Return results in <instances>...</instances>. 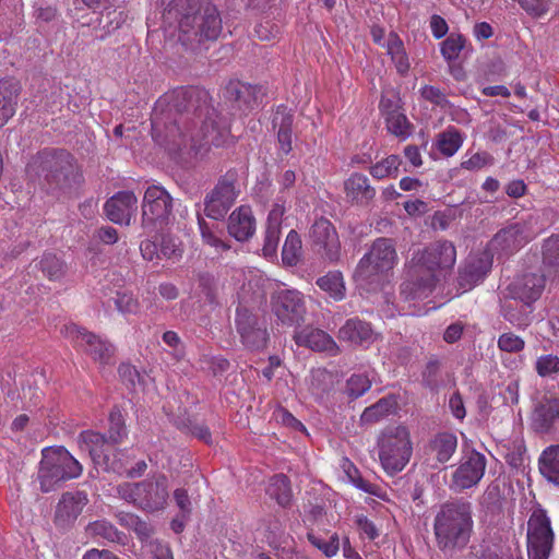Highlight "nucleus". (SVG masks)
I'll return each instance as SVG.
<instances>
[{"mask_svg": "<svg viewBox=\"0 0 559 559\" xmlns=\"http://www.w3.org/2000/svg\"><path fill=\"white\" fill-rule=\"evenodd\" d=\"M228 131L219 122L206 91L179 87L162 96L152 114V136L170 154L203 156L222 146Z\"/></svg>", "mask_w": 559, "mask_h": 559, "instance_id": "obj_1", "label": "nucleus"}, {"mask_svg": "<svg viewBox=\"0 0 559 559\" xmlns=\"http://www.w3.org/2000/svg\"><path fill=\"white\" fill-rule=\"evenodd\" d=\"M162 20L166 36L191 51L217 40L223 31L221 13L210 0H170Z\"/></svg>", "mask_w": 559, "mask_h": 559, "instance_id": "obj_2", "label": "nucleus"}, {"mask_svg": "<svg viewBox=\"0 0 559 559\" xmlns=\"http://www.w3.org/2000/svg\"><path fill=\"white\" fill-rule=\"evenodd\" d=\"M455 261L456 249L449 240H438L416 251L408 264L407 278L401 285L399 313L418 316L415 301L427 298L435 289L437 271L452 269Z\"/></svg>", "mask_w": 559, "mask_h": 559, "instance_id": "obj_3", "label": "nucleus"}, {"mask_svg": "<svg viewBox=\"0 0 559 559\" xmlns=\"http://www.w3.org/2000/svg\"><path fill=\"white\" fill-rule=\"evenodd\" d=\"M108 433H100L93 430L82 431L79 436V444L82 450H86L94 464L104 471L122 474L124 462L122 452L117 450L128 437L124 417L119 406H114L108 417Z\"/></svg>", "mask_w": 559, "mask_h": 559, "instance_id": "obj_4", "label": "nucleus"}, {"mask_svg": "<svg viewBox=\"0 0 559 559\" xmlns=\"http://www.w3.org/2000/svg\"><path fill=\"white\" fill-rule=\"evenodd\" d=\"M473 527L471 502L456 500L442 504L433 520L437 546L443 552L463 550L469 543Z\"/></svg>", "mask_w": 559, "mask_h": 559, "instance_id": "obj_5", "label": "nucleus"}, {"mask_svg": "<svg viewBox=\"0 0 559 559\" xmlns=\"http://www.w3.org/2000/svg\"><path fill=\"white\" fill-rule=\"evenodd\" d=\"M29 180L47 191L69 187L76 175L73 156L64 150H44L34 155L26 165Z\"/></svg>", "mask_w": 559, "mask_h": 559, "instance_id": "obj_6", "label": "nucleus"}, {"mask_svg": "<svg viewBox=\"0 0 559 559\" xmlns=\"http://www.w3.org/2000/svg\"><path fill=\"white\" fill-rule=\"evenodd\" d=\"M170 480L156 474L140 481H124L116 487L117 496L146 513L164 511L170 498Z\"/></svg>", "mask_w": 559, "mask_h": 559, "instance_id": "obj_7", "label": "nucleus"}, {"mask_svg": "<svg viewBox=\"0 0 559 559\" xmlns=\"http://www.w3.org/2000/svg\"><path fill=\"white\" fill-rule=\"evenodd\" d=\"M395 243L391 238H377L359 260L354 272L355 282L365 288L378 286L397 263Z\"/></svg>", "mask_w": 559, "mask_h": 559, "instance_id": "obj_8", "label": "nucleus"}, {"mask_svg": "<svg viewBox=\"0 0 559 559\" xmlns=\"http://www.w3.org/2000/svg\"><path fill=\"white\" fill-rule=\"evenodd\" d=\"M83 466L63 447L45 448L37 472V479L43 492L58 489L64 481L81 476Z\"/></svg>", "mask_w": 559, "mask_h": 559, "instance_id": "obj_9", "label": "nucleus"}, {"mask_svg": "<svg viewBox=\"0 0 559 559\" xmlns=\"http://www.w3.org/2000/svg\"><path fill=\"white\" fill-rule=\"evenodd\" d=\"M377 444L381 466L389 475L403 471L411 460L413 447L409 432L404 426L384 428Z\"/></svg>", "mask_w": 559, "mask_h": 559, "instance_id": "obj_10", "label": "nucleus"}, {"mask_svg": "<svg viewBox=\"0 0 559 559\" xmlns=\"http://www.w3.org/2000/svg\"><path fill=\"white\" fill-rule=\"evenodd\" d=\"M241 193V185L236 170L221 176L214 188L204 198L205 215L213 219L225 217Z\"/></svg>", "mask_w": 559, "mask_h": 559, "instance_id": "obj_11", "label": "nucleus"}, {"mask_svg": "<svg viewBox=\"0 0 559 559\" xmlns=\"http://www.w3.org/2000/svg\"><path fill=\"white\" fill-rule=\"evenodd\" d=\"M173 198L157 185L148 186L142 201V226L150 231L160 230L170 223Z\"/></svg>", "mask_w": 559, "mask_h": 559, "instance_id": "obj_12", "label": "nucleus"}, {"mask_svg": "<svg viewBox=\"0 0 559 559\" xmlns=\"http://www.w3.org/2000/svg\"><path fill=\"white\" fill-rule=\"evenodd\" d=\"M61 333L99 365L106 366L114 362L115 347L107 340L73 323L64 325Z\"/></svg>", "mask_w": 559, "mask_h": 559, "instance_id": "obj_13", "label": "nucleus"}, {"mask_svg": "<svg viewBox=\"0 0 559 559\" xmlns=\"http://www.w3.org/2000/svg\"><path fill=\"white\" fill-rule=\"evenodd\" d=\"M555 534L545 510H536L527 522L528 559H548L554 546Z\"/></svg>", "mask_w": 559, "mask_h": 559, "instance_id": "obj_14", "label": "nucleus"}, {"mask_svg": "<svg viewBox=\"0 0 559 559\" xmlns=\"http://www.w3.org/2000/svg\"><path fill=\"white\" fill-rule=\"evenodd\" d=\"M236 330L242 344L250 349L259 350L265 347L267 341L266 322L250 309L239 306L236 310Z\"/></svg>", "mask_w": 559, "mask_h": 559, "instance_id": "obj_15", "label": "nucleus"}, {"mask_svg": "<svg viewBox=\"0 0 559 559\" xmlns=\"http://www.w3.org/2000/svg\"><path fill=\"white\" fill-rule=\"evenodd\" d=\"M533 217L519 219L500 229L490 240V248L501 254H511L527 243L533 237Z\"/></svg>", "mask_w": 559, "mask_h": 559, "instance_id": "obj_16", "label": "nucleus"}, {"mask_svg": "<svg viewBox=\"0 0 559 559\" xmlns=\"http://www.w3.org/2000/svg\"><path fill=\"white\" fill-rule=\"evenodd\" d=\"M271 302L274 314L282 323L295 325L304 321L307 310L299 290L280 289L272 295Z\"/></svg>", "mask_w": 559, "mask_h": 559, "instance_id": "obj_17", "label": "nucleus"}, {"mask_svg": "<svg viewBox=\"0 0 559 559\" xmlns=\"http://www.w3.org/2000/svg\"><path fill=\"white\" fill-rule=\"evenodd\" d=\"M492 266V257L487 251L471 253L459 269L457 288L461 294L480 284Z\"/></svg>", "mask_w": 559, "mask_h": 559, "instance_id": "obj_18", "label": "nucleus"}, {"mask_svg": "<svg viewBox=\"0 0 559 559\" xmlns=\"http://www.w3.org/2000/svg\"><path fill=\"white\" fill-rule=\"evenodd\" d=\"M310 239L314 249L326 260L335 262L341 254V243L332 223L320 217L310 228Z\"/></svg>", "mask_w": 559, "mask_h": 559, "instance_id": "obj_19", "label": "nucleus"}, {"mask_svg": "<svg viewBox=\"0 0 559 559\" xmlns=\"http://www.w3.org/2000/svg\"><path fill=\"white\" fill-rule=\"evenodd\" d=\"M486 463L485 455L477 451L463 457L452 476L454 489L462 491L476 486L485 474Z\"/></svg>", "mask_w": 559, "mask_h": 559, "instance_id": "obj_20", "label": "nucleus"}, {"mask_svg": "<svg viewBox=\"0 0 559 559\" xmlns=\"http://www.w3.org/2000/svg\"><path fill=\"white\" fill-rule=\"evenodd\" d=\"M544 274L525 273L509 284L508 297L515 301L533 304L538 300L545 289Z\"/></svg>", "mask_w": 559, "mask_h": 559, "instance_id": "obj_21", "label": "nucleus"}, {"mask_svg": "<svg viewBox=\"0 0 559 559\" xmlns=\"http://www.w3.org/2000/svg\"><path fill=\"white\" fill-rule=\"evenodd\" d=\"M136 210L138 198L132 191H119L104 205L108 219L120 225H130Z\"/></svg>", "mask_w": 559, "mask_h": 559, "instance_id": "obj_22", "label": "nucleus"}, {"mask_svg": "<svg viewBox=\"0 0 559 559\" xmlns=\"http://www.w3.org/2000/svg\"><path fill=\"white\" fill-rule=\"evenodd\" d=\"M87 502V495L83 491L64 492L56 507V525L68 527L73 524Z\"/></svg>", "mask_w": 559, "mask_h": 559, "instance_id": "obj_23", "label": "nucleus"}, {"mask_svg": "<svg viewBox=\"0 0 559 559\" xmlns=\"http://www.w3.org/2000/svg\"><path fill=\"white\" fill-rule=\"evenodd\" d=\"M228 234L237 241H247L255 233V218L249 205H240L228 217Z\"/></svg>", "mask_w": 559, "mask_h": 559, "instance_id": "obj_24", "label": "nucleus"}, {"mask_svg": "<svg viewBox=\"0 0 559 559\" xmlns=\"http://www.w3.org/2000/svg\"><path fill=\"white\" fill-rule=\"evenodd\" d=\"M337 337L352 346H369L374 340V333L370 323L352 318L340 328Z\"/></svg>", "mask_w": 559, "mask_h": 559, "instance_id": "obj_25", "label": "nucleus"}, {"mask_svg": "<svg viewBox=\"0 0 559 559\" xmlns=\"http://www.w3.org/2000/svg\"><path fill=\"white\" fill-rule=\"evenodd\" d=\"M294 338L298 345L307 346L312 350L325 352L332 356L340 353V348L333 337L320 329L306 328L297 332Z\"/></svg>", "mask_w": 559, "mask_h": 559, "instance_id": "obj_26", "label": "nucleus"}, {"mask_svg": "<svg viewBox=\"0 0 559 559\" xmlns=\"http://www.w3.org/2000/svg\"><path fill=\"white\" fill-rule=\"evenodd\" d=\"M532 427L536 432H549L559 421V399H543L535 404Z\"/></svg>", "mask_w": 559, "mask_h": 559, "instance_id": "obj_27", "label": "nucleus"}, {"mask_svg": "<svg viewBox=\"0 0 559 559\" xmlns=\"http://www.w3.org/2000/svg\"><path fill=\"white\" fill-rule=\"evenodd\" d=\"M344 192L347 201L357 205H368L376 197V189L368 177L360 173H353L344 181Z\"/></svg>", "mask_w": 559, "mask_h": 559, "instance_id": "obj_28", "label": "nucleus"}, {"mask_svg": "<svg viewBox=\"0 0 559 559\" xmlns=\"http://www.w3.org/2000/svg\"><path fill=\"white\" fill-rule=\"evenodd\" d=\"M226 90L228 97L242 110L253 109L264 95L261 86L239 81L230 82Z\"/></svg>", "mask_w": 559, "mask_h": 559, "instance_id": "obj_29", "label": "nucleus"}, {"mask_svg": "<svg viewBox=\"0 0 559 559\" xmlns=\"http://www.w3.org/2000/svg\"><path fill=\"white\" fill-rule=\"evenodd\" d=\"M272 123L277 129L278 153L287 156L293 151L294 115L285 107H278Z\"/></svg>", "mask_w": 559, "mask_h": 559, "instance_id": "obj_30", "label": "nucleus"}, {"mask_svg": "<svg viewBox=\"0 0 559 559\" xmlns=\"http://www.w3.org/2000/svg\"><path fill=\"white\" fill-rule=\"evenodd\" d=\"M538 469L549 484L559 487V443L548 445L542 451Z\"/></svg>", "mask_w": 559, "mask_h": 559, "instance_id": "obj_31", "label": "nucleus"}, {"mask_svg": "<svg viewBox=\"0 0 559 559\" xmlns=\"http://www.w3.org/2000/svg\"><path fill=\"white\" fill-rule=\"evenodd\" d=\"M533 306L527 302L510 299L501 307L502 317L519 329L528 326L532 320Z\"/></svg>", "mask_w": 559, "mask_h": 559, "instance_id": "obj_32", "label": "nucleus"}, {"mask_svg": "<svg viewBox=\"0 0 559 559\" xmlns=\"http://www.w3.org/2000/svg\"><path fill=\"white\" fill-rule=\"evenodd\" d=\"M542 264L545 277L559 276V235H552L544 240Z\"/></svg>", "mask_w": 559, "mask_h": 559, "instance_id": "obj_33", "label": "nucleus"}, {"mask_svg": "<svg viewBox=\"0 0 559 559\" xmlns=\"http://www.w3.org/2000/svg\"><path fill=\"white\" fill-rule=\"evenodd\" d=\"M464 134L455 127L450 126L438 133L435 140V146L444 157H452L462 147Z\"/></svg>", "mask_w": 559, "mask_h": 559, "instance_id": "obj_34", "label": "nucleus"}, {"mask_svg": "<svg viewBox=\"0 0 559 559\" xmlns=\"http://www.w3.org/2000/svg\"><path fill=\"white\" fill-rule=\"evenodd\" d=\"M307 538L313 547L319 549L328 558L336 556L341 548L340 536L336 532L311 530L307 533Z\"/></svg>", "mask_w": 559, "mask_h": 559, "instance_id": "obj_35", "label": "nucleus"}, {"mask_svg": "<svg viewBox=\"0 0 559 559\" xmlns=\"http://www.w3.org/2000/svg\"><path fill=\"white\" fill-rule=\"evenodd\" d=\"M396 406L397 403L394 396L382 397L373 405L365 408L360 421L362 424H376L394 413Z\"/></svg>", "mask_w": 559, "mask_h": 559, "instance_id": "obj_36", "label": "nucleus"}, {"mask_svg": "<svg viewBox=\"0 0 559 559\" xmlns=\"http://www.w3.org/2000/svg\"><path fill=\"white\" fill-rule=\"evenodd\" d=\"M457 448V438L451 432L438 433L431 441V449L439 463L448 462L455 453Z\"/></svg>", "mask_w": 559, "mask_h": 559, "instance_id": "obj_37", "label": "nucleus"}, {"mask_svg": "<svg viewBox=\"0 0 559 559\" xmlns=\"http://www.w3.org/2000/svg\"><path fill=\"white\" fill-rule=\"evenodd\" d=\"M385 46L397 72L400 74H406L409 70V61L401 38L395 33H390Z\"/></svg>", "mask_w": 559, "mask_h": 559, "instance_id": "obj_38", "label": "nucleus"}, {"mask_svg": "<svg viewBox=\"0 0 559 559\" xmlns=\"http://www.w3.org/2000/svg\"><path fill=\"white\" fill-rule=\"evenodd\" d=\"M317 285L329 294L334 300H342L345 297V284L341 272L334 271L319 277Z\"/></svg>", "mask_w": 559, "mask_h": 559, "instance_id": "obj_39", "label": "nucleus"}, {"mask_svg": "<svg viewBox=\"0 0 559 559\" xmlns=\"http://www.w3.org/2000/svg\"><path fill=\"white\" fill-rule=\"evenodd\" d=\"M86 532L93 537H99L111 543H122L124 535L109 521L97 520L86 526Z\"/></svg>", "mask_w": 559, "mask_h": 559, "instance_id": "obj_40", "label": "nucleus"}, {"mask_svg": "<svg viewBox=\"0 0 559 559\" xmlns=\"http://www.w3.org/2000/svg\"><path fill=\"white\" fill-rule=\"evenodd\" d=\"M38 266L50 281H60L67 272L66 263L52 253H44L38 262Z\"/></svg>", "mask_w": 559, "mask_h": 559, "instance_id": "obj_41", "label": "nucleus"}, {"mask_svg": "<svg viewBox=\"0 0 559 559\" xmlns=\"http://www.w3.org/2000/svg\"><path fill=\"white\" fill-rule=\"evenodd\" d=\"M117 519L120 525L132 530L142 540L147 539L152 534L151 525L134 513L120 512Z\"/></svg>", "mask_w": 559, "mask_h": 559, "instance_id": "obj_42", "label": "nucleus"}, {"mask_svg": "<svg viewBox=\"0 0 559 559\" xmlns=\"http://www.w3.org/2000/svg\"><path fill=\"white\" fill-rule=\"evenodd\" d=\"M401 166V158L397 155H390L376 163L369 168L370 175L378 180L389 177H396Z\"/></svg>", "mask_w": 559, "mask_h": 559, "instance_id": "obj_43", "label": "nucleus"}, {"mask_svg": "<svg viewBox=\"0 0 559 559\" xmlns=\"http://www.w3.org/2000/svg\"><path fill=\"white\" fill-rule=\"evenodd\" d=\"M301 250V240L295 230H290L285 239L282 259L288 265L297 264Z\"/></svg>", "mask_w": 559, "mask_h": 559, "instance_id": "obj_44", "label": "nucleus"}, {"mask_svg": "<svg viewBox=\"0 0 559 559\" xmlns=\"http://www.w3.org/2000/svg\"><path fill=\"white\" fill-rule=\"evenodd\" d=\"M269 492L274 497L278 504L286 507L290 502V488L287 476L280 474L272 478Z\"/></svg>", "mask_w": 559, "mask_h": 559, "instance_id": "obj_45", "label": "nucleus"}, {"mask_svg": "<svg viewBox=\"0 0 559 559\" xmlns=\"http://www.w3.org/2000/svg\"><path fill=\"white\" fill-rule=\"evenodd\" d=\"M385 121L386 129L390 133L401 138H407L411 134V124L406 116L399 110H392V112H389V116L385 117Z\"/></svg>", "mask_w": 559, "mask_h": 559, "instance_id": "obj_46", "label": "nucleus"}, {"mask_svg": "<svg viewBox=\"0 0 559 559\" xmlns=\"http://www.w3.org/2000/svg\"><path fill=\"white\" fill-rule=\"evenodd\" d=\"M493 163L495 158L490 153L480 151L472 154L471 156L466 154L461 163V167L465 170L478 171L487 166L493 165Z\"/></svg>", "mask_w": 559, "mask_h": 559, "instance_id": "obj_47", "label": "nucleus"}, {"mask_svg": "<svg viewBox=\"0 0 559 559\" xmlns=\"http://www.w3.org/2000/svg\"><path fill=\"white\" fill-rule=\"evenodd\" d=\"M159 252L162 258L177 261L181 258L183 249L178 238L166 235L160 239Z\"/></svg>", "mask_w": 559, "mask_h": 559, "instance_id": "obj_48", "label": "nucleus"}, {"mask_svg": "<svg viewBox=\"0 0 559 559\" xmlns=\"http://www.w3.org/2000/svg\"><path fill=\"white\" fill-rule=\"evenodd\" d=\"M199 228L203 242L214 248L217 252H224L230 249V246L225 240L221 239L203 218H199Z\"/></svg>", "mask_w": 559, "mask_h": 559, "instance_id": "obj_49", "label": "nucleus"}, {"mask_svg": "<svg viewBox=\"0 0 559 559\" xmlns=\"http://www.w3.org/2000/svg\"><path fill=\"white\" fill-rule=\"evenodd\" d=\"M535 370L539 377H552L559 372V357L552 354L539 356L535 361Z\"/></svg>", "mask_w": 559, "mask_h": 559, "instance_id": "obj_50", "label": "nucleus"}, {"mask_svg": "<svg viewBox=\"0 0 559 559\" xmlns=\"http://www.w3.org/2000/svg\"><path fill=\"white\" fill-rule=\"evenodd\" d=\"M114 301L117 310L122 314H135L140 310V304L131 293L117 292Z\"/></svg>", "mask_w": 559, "mask_h": 559, "instance_id": "obj_51", "label": "nucleus"}, {"mask_svg": "<svg viewBox=\"0 0 559 559\" xmlns=\"http://www.w3.org/2000/svg\"><path fill=\"white\" fill-rule=\"evenodd\" d=\"M465 39L462 35L451 34L441 44V53L448 61L454 60L459 57L460 52L464 48Z\"/></svg>", "mask_w": 559, "mask_h": 559, "instance_id": "obj_52", "label": "nucleus"}, {"mask_svg": "<svg viewBox=\"0 0 559 559\" xmlns=\"http://www.w3.org/2000/svg\"><path fill=\"white\" fill-rule=\"evenodd\" d=\"M371 386V382L365 374H353L348 380L346 384V392L347 394L357 399L364 395Z\"/></svg>", "mask_w": 559, "mask_h": 559, "instance_id": "obj_53", "label": "nucleus"}, {"mask_svg": "<svg viewBox=\"0 0 559 559\" xmlns=\"http://www.w3.org/2000/svg\"><path fill=\"white\" fill-rule=\"evenodd\" d=\"M498 348L506 353H519L524 349L525 342L513 332H507L499 336Z\"/></svg>", "mask_w": 559, "mask_h": 559, "instance_id": "obj_54", "label": "nucleus"}, {"mask_svg": "<svg viewBox=\"0 0 559 559\" xmlns=\"http://www.w3.org/2000/svg\"><path fill=\"white\" fill-rule=\"evenodd\" d=\"M420 96L431 103L435 106L440 108H447L450 106V102L448 100L445 94L438 87L432 85H424L419 90Z\"/></svg>", "mask_w": 559, "mask_h": 559, "instance_id": "obj_55", "label": "nucleus"}, {"mask_svg": "<svg viewBox=\"0 0 559 559\" xmlns=\"http://www.w3.org/2000/svg\"><path fill=\"white\" fill-rule=\"evenodd\" d=\"M15 112V102L12 94L0 85V128L3 127L8 120Z\"/></svg>", "mask_w": 559, "mask_h": 559, "instance_id": "obj_56", "label": "nucleus"}, {"mask_svg": "<svg viewBox=\"0 0 559 559\" xmlns=\"http://www.w3.org/2000/svg\"><path fill=\"white\" fill-rule=\"evenodd\" d=\"M519 4L532 16L539 17L546 14L552 0H516Z\"/></svg>", "mask_w": 559, "mask_h": 559, "instance_id": "obj_57", "label": "nucleus"}, {"mask_svg": "<svg viewBox=\"0 0 559 559\" xmlns=\"http://www.w3.org/2000/svg\"><path fill=\"white\" fill-rule=\"evenodd\" d=\"M281 228L266 226L264 234L263 254L266 258H272L276 253L280 241Z\"/></svg>", "mask_w": 559, "mask_h": 559, "instance_id": "obj_58", "label": "nucleus"}, {"mask_svg": "<svg viewBox=\"0 0 559 559\" xmlns=\"http://www.w3.org/2000/svg\"><path fill=\"white\" fill-rule=\"evenodd\" d=\"M274 419L286 426L289 427L296 431H306V427L304 424L298 420L292 413H289L287 409L283 407H278L273 413Z\"/></svg>", "mask_w": 559, "mask_h": 559, "instance_id": "obj_59", "label": "nucleus"}, {"mask_svg": "<svg viewBox=\"0 0 559 559\" xmlns=\"http://www.w3.org/2000/svg\"><path fill=\"white\" fill-rule=\"evenodd\" d=\"M174 500L182 518H189L192 513V502L185 488L174 490Z\"/></svg>", "mask_w": 559, "mask_h": 559, "instance_id": "obj_60", "label": "nucleus"}, {"mask_svg": "<svg viewBox=\"0 0 559 559\" xmlns=\"http://www.w3.org/2000/svg\"><path fill=\"white\" fill-rule=\"evenodd\" d=\"M355 524L360 534L365 535L370 540H373L379 536V530L376 524L364 514H358L355 516Z\"/></svg>", "mask_w": 559, "mask_h": 559, "instance_id": "obj_61", "label": "nucleus"}, {"mask_svg": "<svg viewBox=\"0 0 559 559\" xmlns=\"http://www.w3.org/2000/svg\"><path fill=\"white\" fill-rule=\"evenodd\" d=\"M120 379L129 386H135L140 381V373L130 364H121L118 368Z\"/></svg>", "mask_w": 559, "mask_h": 559, "instance_id": "obj_62", "label": "nucleus"}, {"mask_svg": "<svg viewBox=\"0 0 559 559\" xmlns=\"http://www.w3.org/2000/svg\"><path fill=\"white\" fill-rule=\"evenodd\" d=\"M449 408L451 414L460 420H463L466 416V409L464 406L463 399L461 394L456 391L454 392L449 400Z\"/></svg>", "mask_w": 559, "mask_h": 559, "instance_id": "obj_63", "label": "nucleus"}, {"mask_svg": "<svg viewBox=\"0 0 559 559\" xmlns=\"http://www.w3.org/2000/svg\"><path fill=\"white\" fill-rule=\"evenodd\" d=\"M150 547L153 559H173V552L167 544L155 540Z\"/></svg>", "mask_w": 559, "mask_h": 559, "instance_id": "obj_64", "label": "nucleus"}]
</instances>
